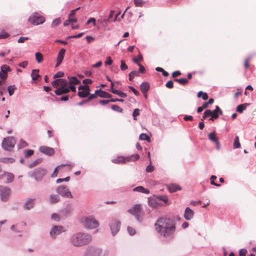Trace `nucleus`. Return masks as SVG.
Returning a JSON list of instances; mask_svg holds the SVG:
<instances>
[{
  "label": "nucleus",
  "mask_w": 256,
  "mask_h": 256,
  "mask_svg": "<svg viewBox=\"0 0 256 256\" xmlns=\"http://www.w3.org/2000/svg\"><path fill=\"white\" fill-rule=\"evenodd\" d=\"M154 226L156 232L165 238L172 236L176 231L174 220L166 218L158 219Z\"/></svg>",
  "instance_id": "nucleus-1"
},
{
  "label": "nucleus",
  "mask_w": 256,
  "mask_h": 256,
  "mask_svg": "<svg viewBox=\"0 0 256 256\" xmlns=\"http://www.w3.org/2000/svg\"><path fill=\"white\" fill-rule=\"evenodd\" d=\"M52 86L56 89L54 91L56 94L58 96L66 94L72 90L73 92H76V88L74 84H69L68 82L63 78H59L54 80L52 82Z\"/></svg>",
  "instance_id": "nucleus-2"
},
{
  "label": "nucleus",
  "mask_w": 256,
  "mask_h": 256,
  "mask_svg": "<svg viewBox=\"0 0 256 256\" xmlns=\"http://www.w3.org/2000/svg\"><path fill=\"white\" fill-rule=\"evenodd\" d=\"M92 240L91 236L88 234L78 233L72 236L71 242L74 246H81L89 244Z\"/></svg>",
  "instance_id": "nucleus-3"
},
{
  "label": "nucleus",
  "mask_w": 256,
  "mask_h": 256,
  "mask_svg": "<svg viewBox=\"0 0 256 256\" xmlns=\"http://www.w3.org/2000/svg\"><path fill=\"white\" fill-rule=\"evenodd\" d=\"M127 212L132 215H133L138 222L142 220L144 212L141 204H134Z\"/></svg>",
  "instance_id": "nucleus-4"
},
{
  "label": "nucleus",
  "mask_w": 256,
  "mask_h": 256,
  "mask_svg": "<svg viewBox=\"0 0 256 256\" xmlns=\"http://www.w3.org/2000/svg\"><path fill=\"white\" fill-rule=\"evenodd\" d=\"M82 222L83 225L88 228L93 229L98 226V222L92 217L84 218L82 220Z\"/></svg>",
  "instance_id": "nucleus-5"
},
{
  "label": "nucleus",
  "mask_w": 256,
  "mask_h": 256,
  "mask_svg": "<svg viewBox=\"0 0 256 256\" xmlns=\"http://www.w3.org/2000/svg\"><path fill=\"white\" fill-rule=\"evenodd\" d=\"M139 155L138 154H133L130 156L124 157L118 156L116 158L113 159L112 162L115 164H124L127 162H131L137 160L139 158Z\"/></svg>",
  "instance_id": "nucleus-6"
},
{
  "label": "nucleus",
  "mask_w": 256,
  "mask_h": 256,
  "mask_svg": "<svg viewBox=\"0 0 256 256\" xmlns=\"http://www.w3.org/2000/svg\"><path fill=\"white\" fill-rule=\"evenodd\" d=\"M16 140L12 137H8L4 139L2 147L6 150H11L14 146Z\"/></svg>",
  "instance_id": "nucleus-7"
},
{
  "label": "nucleus",
  "mask_w": 256,
  "mask_h": 256,
  "mask_svg": "<svg viewBox=\"0 0 256 256\" xmlns=\"http://www.w3.org/2000/svg\"><path fill=\"white\" fill-rule=\"evenodd\" d=\"M28 21L34 25H38L44 23L45 18L39 14L36 13L30 16Z\"/></svg>",
  "instance_id": "nucleus-8"
},
{
  "label": "nucleus",
  "mask_w": 256,
  "mask_h": 256,
  "mask_svg": "<svg viewBox=\"0 0 256 256\" xmlns=\"http://www.w3.org/2000/svg\"><path fill=\"white\" fill-rule=\"evenodd\" d=\"M57 192L62 196L72 198V196L68 188L64 186H60L56 189Z\"/></svg>",
  "instance_id": "nucleus-9"
},
{
  "label": "nucleus",
  "mask_w": 256,
  "mask_h": 256,
  "mask_svg": "<svg viewBox=\"0 0 256 256\" xmlns=\"http://www.w3.org/2000/svg\"><path fill=\"white\" fill-rule=\"evenodd\" d=\"M78 90L80 91L78 92V94L80 98H86L90 95V89L88 86H80L78 87Z\"/></svg>",
  "instance_id": "nucleus-10"
},
{
  "label": "nucleus",
  "mask_w": 256,
  "mask_h": 256,
  "mask_svg": "<svg viewBox=\"0 0 256 256\" xmlns=\"http://www.w3.org/2000/svg\"><path fill=\"white\" fill-rule=\"evenodd\" d=\"M46 174V171L42 168L36 169L33 173L32 176L36 180H40Z\"/></svg>",
  "instance_id": "nucleus-11"
},
{
  "label": "nucleus",
  "mask_w": 256,
  "mask_h": 256,
  "mask_svg": "<svg viewBox=\"0 0 256 256\" xmlns=\"http://www.w3.org/2000/svg\"><path fill=\"white\" fill-rule=\"evenodd\" d=\"M101 250L94 247H89L86 250L84 256H100Z\"/></svg>",
  "instance_id": "nucleus-12"
},
{
  "label": "nucleus",
  "mask_w": 256,
  "mask_h": 256,
  "mask_svg": "<svg viewBox=\"0 0 256 256\" xmlns=\"http://www.w3.org/2000/svg\"><path fill=\"white\" fill-rule=\"evenodd\" d=\"M10 192V190L8 188L2 186H0V195L2 200H6Z\"/></svg>",
  "instance_id": "nucleus-13"
},
{
  "label": "nucleus",
  "mask_w": 256,
  "mask_h": 256,
  "mask_svg": "<svg viewBox=\"0 0 256 256\" xmlns=\"http://www.w3.org/2000/svg\"><path fill=\"white\" fill-rule=\"evenodd\" d=\"M14 176L12 174L4 172L0 174V179H4V181L6 183L11 182L13 181Z\"/></svg>",
  "instance_id": "nucleus-14"
},
{
  "label": "nucleus",
  "mask_w": 256,
  "mask_h": 256,
  "mask_svg": "<svg viewBox=\"0 0 256 256\" xmlns=\"http://www.w3.org/2000/svg\"><path fill=\"white\" fill-rule=\"evenodd\" d=\"M110 226L112 234L114 235L120 230V223L117 220H112L110 223Z\"/></svg>",
  "instance_id": "nucleus-15"
},
{
  "label": "nucleus",
  "mask_w": 256,
  "mask_h": 256,
  "mask_svg": "<svg viewBox=\"0 0 256 256\" xmlns=\"http://www.w3.org/2000/svg\"><path fill=\"white\" fill-rule=\"evenodd\" d=\"M39 150L41 152L48 156H52L54 154L55 152L54 150V148L46 146H40Z\"/></svg>",
  "instance_id": "nucleus-16"
},
{
  "label": "nucleus",
  "mask_w": 256,
  "mask_h": 256,
  "mask_svg": "<svg viewBox=\"0 0 256 256\" xmlns=\"http://www.w3.org/2000/svg\"><path fill=\"white\" fill-rule=\"evenodd\" d=\"M66 53V50L64 48H62L58 52V57L56 58V67L58 66L62 63Z\"/></svg>",
  "instance_id": "nucleus-17"
},
{
  "label": "nucleus",
  "mask_w": 256,
  "mask_h": 256,
  "mask_svg": "<svg viewBox=\"0 0 256 256\" xmlns=\"http://www.w3.org/2000/svg\"><path fill=\"white\" fill-rule=\"evenodd\" d=\"M64 230L61 226H54L50 232V234L52 237H55L59 234L61 232H64Z\"/></svg>",
  "instance_id": "nucleus-18"
},
{
  "label": "nucleus",
  "mask_w": 256,
  "mask_h": 256,
  "mask_svg": "<svg viewBox=\"0 0 256 256\" xmlns=\"http://www.w3.org/2000/svg\"><path fill=\"white\" fill-rule=\"evenodd\" d=\"M208 138L212 142H215L218 149L220 148V144L217 138L215 132H212L208 134Z\"/></svg>",
  "instance_id": "nucleus-19"
},
{
  "label": "nucleus",
  "mask_w": 256,
  "mask_h": 256,
  "mask_svg": "<svg viewBox=\"0 0 256 256\" xmlns=\"http://www.w3.org/2000/svg\"><path fill=\"white\" fill-rule=\"evenodd\" d=\"M194 215V212L193 210H192L190 208L188 207L186 208L184 214V218L186 220H191L193 218Z\"/></svg>",
  "instance_id": "nucleus-20"
},
{
  "label": "nucleus",
  "mask_w": 256,
  "mask_h": 256,
  "mask_svg": "<svg viewBox=\"0 0 256 256\" xmlns=\"http://www.w3.org/2000/svg\"><path fill=\"white\" fill-rule=\"evenodd\" d=\"M168 188L170 192H174L177 190H181V187L175 184H170L168 186Z\"/></svg>",
  "instance_id": "nucleus-21"
},
{
  "label": "nucleus",
  "mask_w": 256,
  "mask_h": 256,
  "mask_svg": "<svg viewBox=\"0 0 256 256\" xmlns=\"http://www.w3.org/2000/svg\"><path fill=\"white\" fill-rule=\"evenodd\" d=\"M140 88L144 94H146L150 89V84L148 82H144L140 84Z\"/></svg>",
  "instance_id": "nucleus-22"
},
{
  "label": "nucleus",
  "mask_w": 256,
  "mask_h": 256,
  "mask_svg": "<svg viewBox=\"0 0 256 256\" xmlns=\"http://www.w3.org/2000/svg\"><path fill=\"white\" fill-rule=\"evenodd\" d=\"M96 93L98 94V96L101 98H110L112 97L111 94L104 91L102 90L101 89L96 90Z\"/></svg>",
  "instance_id": "nucleus-23"
},
{
  "label": "nucleus",
  "mask_w": 256,
  "mask_h": 256,
  "mask_svg": "<svg viewBox=\"0 0 256 256\" xmlns=\"http://www.w3.org/2000/svg\"><path fill=\"white\" fill-rule=\"evenodd\" d=\"M133 191L140 192L146 194H148L150 193V191L148 190L145 188L144 187L142 186H138L134 188L133 189Z\"/></svg>",
  "instance_id": "nucleus-24"
},
{
  "label": "nucleus",
  "mask_w": 256,
  "mask_h": 256,
  "mask_svg": "<svg viewBox=\"0 0 256 256\" xmlns=\"http://www.w3.org/2000/svg\"><path fill=\"white\" fill-rule=\"evenodd\" d=\"M68 78L69 80L68 82V84L76 85L79 84L80 82V80H79L75 76H68Z\"/></svg>",
  "instance_id": "nucleus-25"
},
{
  "label": "nucleus",
  "mask_w": 256,
  "mask_h": 256,
  "mask_svg": "<svg viewBox=\"0 0 256 256\" xmlns=\"http://www.w3.org/2000/svg\"><path fill=\"white\" fill-rule=\"evenodd\" d=\"M34 199H28L24 204V208L26 210H30L34 206Z\"/></svg>",
  "instance_id": "nucleus-26"
},
{
  "label": "nucleus",
  "mask_w": 256,
  "mask_h": 256,
  "mask_svg": "<svg viewBox=\"0 0 256 256\" xmlns=\"http://www.w3.org/2000/svg\"><path fill=\"white\" fill-rule=\"evenodd\" d=\"M38 72L39 70H32L31 76L33 80H37L38 78L40 77Z\"/></svg>",
  "instance_id": "nucleus-27"
},
{
  "label": "nucleus",
  "mask_w": 256,
  "mask_h": 256,
  "mask_svg": "<svg viewBox=\"0 0 256 256\" xmlns=\"http://www.w3.org/2000/svg\"><path fill=\"white\" fill-rule=\"evenodd\" d=\"M66 165H64V164H62V165H59L58 166H56L53 173L52 174V176H51L52 178H55L56 176H57L58 174V171L60 170V169L61 168L65 166Z\"/></svg>",
  "instance_id": "nucleus-28"
},
{
  "label": "nucleus",
  "mask_w": 256,
  "mask_h": 256,
  "mask_svg": "<svg viewBox=\"0 0 256 256\" xmlns=\"http://www.w3.org/2000/svg\"><path fill=\"white\" fill-rule=\"evenodd\" d=\"M60 200L58 196L52 194L50 196V202L51 204L56 203Z\"/></svg>",
  "instance_id": "nucleus-29"
},
{
  "label": "nucleus",
  "mask_w": 256,
  "mask_h": 256,
  "mask_svg": "<svg viewBox=\"0 0 256 256\" xmlns=\"http://www.w3.org/2000/svg\"><path fill=\"white\" fill-rule=\"evenodd\" d=\"M174 80L175 82H178L180 84H182V85H186V84L188 81V80H186V78H175Z\"/></svg>",
  "instance_id": "nucleus-30"
},
{
  "label": "nucleus",
  "mask_w": 256,
  "mask_h": 256,
  "mask_svg": "<svg viewBox=\"0 0 256 256\" xmlns=\"http://www.w3.org/2000/svg\"><path fill=\"white\" fill-rule=\"evenodd\" d=\"M233 146L234 148H238L240 147V144L239 142V138L238 136H236L234 140Z\"/></svg>",
  "instance_id": "nucleus-31"
},
{
  "label": "nucleus",
  "mask_w": 256,
  "mask_h": 256,
  "mask_svg": "<svg viewBox=\"0 0 256 256\" xmlns=\"http://www.w3.org/2000/svg\"><path fill=\"white\" fill-rule=\"evenodd\" d=\"M36 56V58L38 62L40 63L43 60V56L42 54L40 52H36L35 54Z\"/></svg>",
  "instance_id": "nucleus-32"
},
{
  "label": "nucleus",
  "mask_w": 256,
  "mask_h": 256,
  "mask_svg": "<svg viewBox=\"0 0 256 256\" xmlns=\"http://www.w3.org/2000/svg\"><path fill=\"white\" fill-rule=\"evenodd\" d=\"M197 96L198 98L202 97L204 100H206L208 98V94L206 92H203L202 91L199 92Z\"/></svg>",
  "instance_id": "nucleus-33"
},
{
  "label": "nucleus",
  "mask_w": 256,
  "mask_h": 256,
  "mask_svg": "<svg viewBox=\"0 0 256 256\" xmlns=\"http://www.w3.org/2000/svg\"><path fill=\"white\" fill-rule=\"evenodd\" d=\"M61 22V19L60 18H56L54 19L51 24L52 28H55L58 26Z\"/></svg>",
  "instance_id": "nucleus-34"
},
{
  "label": "nucleus",
  "mask_w": 256,
  "mask_h": 256,
  "mask_svg": "<svg viewBox=\"0 0 256 256\" xmlns=\"http://www.w3.org/2000/svg\"><path fill=\"white\" fill-rule=\"evenodd\" d=\"M139 138L140 140H146L148 142H150V138L146 134H140Z\"/></svg>",
  "instance_id": "nucleus-35"
},
{
  "label": "nucleus",
  "mask_w": 256,
  "mask_h": 256,
  "mask_svg": "<svg viewBox=\"0 0 256 256\" xmlns=\"http://www.w3.org/2000/svg\"><path fill=\"white\" fill-rule=\"evenodd\" d=\"M139 76L138 72L136 71H132L129 74V80H132L134 76Z\"/></svg>",
  "instance_id": "nucleus-36"
},
{
  "label": "nucleus",
  "mask_w": 256,
  "mask_h": 256,
  "mask_svg": "<svg viewBox=\"0 0 256 256\" xmlns=\"http://www.w3.org/2000/svg\"><path fill=\"white\" fill-rule=\"evenodd\" d=\"M112 93L116 94L120 96L121 98H124L126 97V94L124 93V92H122L120 90H112Z\"/></svg>",
  "instance_id": "nucleus-37"
},
{
  "label": "nucleus",
  "mask_w": 256,
  "mask_h": 256,
  "mask_svg": "<svg viewBox=\"0 0 256 256\" xmlns=\"http://www.w3.org/2000/svg\"><path fill=\"white\" fill-rule=\"evenodd\" d=\"M149 204L150 206L152 207H156L160 204L158 202V200L156 199L154 200V198L151 199L149 201Z\"/></svg>",
  "instance_id": "nucleus-38"
},
{
  "label": "nucleus",
  "mask_w": 256,
  "mask_h": 256,
  "mask_svg": "<svg viewBox=\"0 0 256 256\" xmlns=\"http://www.w3.org/2000/svg\"><path fill=\"white\" fill-rule=\"evenodd\" d=\"M16 88L14 86H10L8 88V90L9 94L10 96H12L14 93V91L16 90Z\"/></svg>",
  "instance_id": "nucleus-39"
},
{
  "label": "nucleus",
  "mask_w": 256,
  "mask_h": 256,
  "mask_svg": "<svg viewBox=\"0 0 256 256\" xmlns=\"http://www.w3.org/2000/svg\"><path fill=\"white\" fill-rule=\"evenodd\" d=\"M112 109L114 111L118 112H123V109L116 104L112 105Z\"/></svg>",
  "instance_id": "nucleus-40"
},
{
  "label": "nucleus",
  "mask_w": 256,
  "mask_h": 256,
  "mask_svg": "<svg viewBox=\"0 0 256 256\" xmlns=\"http://www.w3.org/2000/svg\"><path fill=\"white\" fill-rule=\"evenodd\" d=\"M156 70L158 72H162V74L164 76H168V73L167 72H166V70H164L162 68L157 67L156 68Z\"/></svg>",
  "instance_id": "nucleus-41"
},
{
  "label": "nucleus",
  "mask_w": 256,
  "mask_h": 256,
  "mask_svg": "<svg viewBox=\"0 0 256 256\" xmlns=\"http://www.w3.org/2000/svg\"><path fill=\"white\" fill-rule=\"evenodd\" d=\"M144 2L142 0H134V4L136 6L142 7Z\"/></svg>",
  "instance_id": "nucleus-42"
},
{
  "label": "nucleus",
  "mask_w": 256,
  "mask_h": 256,
  "mask_svg": "<svg viewBox=\"0 0 256 256\" xmlns=\"http://www.w3.org/2000/svg\"><path fill=\"white\" fill-rule=\"evenodd\" d=\"M210 114H212V110H206L204 114V116H202V120H204L206 119L207 117L210 116Z\"/></svg>",
  "instance_id": "nucleus-43"
},
{
  "label": "nucleus",
  "mask_w": 256,
  "mask_h": 256,
  "mask_svg": "<svg viewBox=\"0 0 256 256\" xmlns=\"http://www.w3.org/2000/svg\"><path fill=\"white\" fill-rule=\"evenodd\" d=\"M97 96H98V94H96V92L94 94H90L87 100H84V102H88L90 100L96 98Z\"/></svg>",
  "instance_id": "nucleus-44"
},
{
  "label": "nucleus",
  "mask_w": 256,
  "mask_h": 256,
  "mask_svg": "<svg viewBox=\"0 0 256 256\" xmlns=\"http://www.w3.org/2000/svg\"><path fill=\"white\" fill-rule=\"evenodd\" d=\"M246 108V106L245 104H240L238 106L236 110L238 112L242 113Z\"/></svg>",
  "instance_id": "nucleus-45"
},
{
  "label": "nucleus",
  "mask_w": 256,
  "mask_h": 256,
  "mask_svg": "<svg viewBox=\"0 0 256 256\" xmlns=\"http://www.w3.org/2000/svg\"><path fill=\"white\" fill-rule=\"evenodd\" d=\"M14 159L12 158H3L0 160V162L4 163H12L14 162Z\"/></svg>",
  "instance_id": "nucleus-46"
},
{
  "label": "nucleus",
  "mask_w": 256,
  "mask_h": 256,
  "mask_svg": "<svg viewBox=\"0 0 256 256\" xmlns=\"http://www.w3.org/2000/svg\"><path fill=\"white\" fill-rule=\"evenodd\" d=\"M132 115H133L134 119L136 120H137L136 117H137V116L140 115L139 109H138V108L134 109V110Z\"/></svg>",
  "instance_id": "nucleus-47"
},
{
  "label": "nucleus",
  "mask_w": 256,
  "mask_h": 256,
  "mask_svg": "<svg viewBox=\"0 0 256 256\" xmlns=\"http://www.w3.org/2000/svg\"><path fill=\"white\" fill-rule=\"evenodd\" d=\"M10 70V68L7 65H3L1 66V71L7 74V72Z\"/></svg>",
  "instance_id": "nucleus-48"
},
{
  "label": "nucleus",
  "mask_w": 256,
  "mask_h": 256,
  "mask_svg": "<svg viewBox=\"0 0 256 256\" xmlns=\"http://www.w3.org/2000/svg\"><path fill=\"white\" fill-rule=\"evenodd\" d=\"M158 199L163 201L165 204L168 202V198L166 196H160L158 197Z\"/></svg>",
  "instance_id": "nucleus-49"
},
{
  "label": "nucleus",
  "mask_w": 256,
  "mask_h": 256,
  "mask_svg": "<svg viewBox=\"0 0 256 256\" xmlns=\"http://www.w3.org/2000/svg\"><path fill=\"white\" fill-rule=\"evenodd\" d=\"M212 118H210V120H213L214 118L216 119L218 118V114L214 110L212 111V114H210Z\"/></svg>",
  "instance_id": "nucleus-50"
},
{
  "label": "nucleus",
  "mask_w": 256,
  "mask_h": 256,
  "mask_svg": "<svg viewBox=\"0 0 256 256\" xmlns=\"http://www.w3.org/2000/svg\"><path fill=\"white\" fill-rule=\"evenodd\" d=\"M26 146H28V144L26 142H25L23 140H20V144L18 145V148H24V147H26Z\"/></svg>",
  "instance_id": "nucleus-51"
},
{
  "label": "nucleus",
  "mask_w": 256,
  "mask_h": 256,
  "mask_svg": "<svg viewBox=\"0 0 256 256\" xmlns=\"http://www.w3.org/2000/svg\"><path fill=\"white\" fill-rule=\"evenodd\" d=\"M120 69L122 70H124L128 68L127 65L125 64L124 62L122 60L120 61Z\"/></svg>",
  "instance_id": "nucleus-52"
},
{
  "label": "nucleus",
  "mask_w": 256,
  "mask_h": 256,
  "mask_svg": "<svg viewBox=\"0 0 256 256\" xmlns=\"http://www.w3.org/2000/svg\"><path fill=\"white\" fill-rule=\"evenodd\" d=\"M10 36V34L5 32H0V39L6 38Z\"/></svg>",
  "instance_id": "nucleus-53"
},
{
  "label": "nucleus",
  "mask_w": 256,
  "mask_h": 256,
  "mask_svg": "<svg viewBox=\"0 0 256 256\" xmlns=\"http://www.w3.org/2000/svg\"><path fill=\"white\" fill-rule=\"evenodd\" d=\"M142 60V56L141 54H140L138 58H133V62L136 64L138 65V64H140L139 61H140Z\"/></svg>",
  "instance_id": "nucleus-54"
},
{
  "label": "nucleus",
  "mask_w": 256,
  "mask_h": 256,
  "mask_svg": "<svg viewBox=\"0 0 256 256\" xmlns=\"http://www.w3.org/2000/svg\"><path fill=\"white\" fill-rule=\"evenodd\" d=\"M138 66L140 67L139 70H138V74L139 73H142L144 74L146 72V68H145L140 64H138Z\"/></svg>",
  "instance_id": "nucleus-55"
},
{
  "label": "nucleus",
  "mask_w": 256,
  "mask_h": 256,
  "mask_svg": "<svg viewBox=\"0 0 256 256\" xmlns=\"http://www.w3.org/2000/svg\"><path fill=\"white\" fill-rule=\"evenodd\" d=\"M70 179V176H67V177H66V178H58L56 180V182L58 184H59V183H60V182H68V181H69Z\"/></svg>",
  "instance_id": "nucleus-56"
},
{
  "label": "nucleus",
  "mask_w": 256,
  "mask_h": 256,
  "mask_svg": "<svg viewBox=\"0 0 256 256\" xmlns=\"http://www.w3.org/2000/svg\"><path fill=\"white\" fill-rule=\"evenodd\" d=\"M64 76V73L62 72H58L54 76V78H61L62 77Z\"/></svg>",
  "instance_id": "nucleus-57"
},
{
  "label": "nucleus",
  "mask_w": 256,
  "mask_h": 256,
  "mask_svg": "<svg viewBox=\"0 0 256 256\" xmlns=\"http://www.w3.org/2000/svg\"><path fill=\"white\" fill-rule=\"evenodd\" d=\"M92 22L93 25L94 26H96V20L94 18H90L88 19V20L87 22H86V24H90V23Z\"/></svg>",
  "instance_id": "nucleus-58"
},
{
  "label": "nucleus",
  "mask_w": 256,
  "mask_h": 256,
  "mask_svg": "<svg viewBox=\"0 0 256 256\" xmlns=\"http://www.w3.org/2000/svg\"><path fill=\"white\" fill-rule=\"evenodd\" d=\"M151 162L150 164L147 166L146 168V171L148 172H152L154 170V167L151 164Z\"/></svg>",
  "instance_id": "nucleus-59"
},
{
  "label": "nucleus",
  "mask_w": 256,
  "mask_h": 256,
  "mask_svg": "<svg viewBox=\"0 0 256 256\" xmlns=\"http://www.w3.org/2000/svg\"><path fill=\"white\" fill-rule=\"evenodd\" d=\"M166 88H172L174 86V82L172 80H169L168 81L166 84Z\"/></svg>",
  "instance_id": "nucleus-60"
},
{
  "label": "nucleus",
  "mask_w": 256,
  "mask_h": 256,
  "mask_svg": "<svg viewBox=\"0 0 256 256\" xmlns=\"http://www.w3.org/2000/svg\"><path fill=\"white\" fill-rule=\"evenodd\" d=\"M128 230L130 235H134L136 234V230L130 226L128 227Z\"/></svg>",
  "instance_id": "nucleus-61"
},
{
  "label": "nucleus",
  "mask_w": 256,
  "mask_h": 256,
  "mask_svg": "<svg viewBox=\"0 0 256 256\" xmlns=\"http://www.w3.org/2000/svg\"><path fill=\"white\" fill-rule=\"evenodd\" d=\"M8 76V74L6 72H0V78L3 80H5Z\"/></svg>",
  "instance_id": "nucleus-62"
},
{
  "label": "nucleus",
  "mask_w": 256,
  "mask_h": 256,
  "mask_svg": "<svg viewBox=\"0 0 256 256\" xmlns=\"http://www.w3.org/2000/svg\"><path fill=\"white\" fill-rule=\"evenodd\" d=\"M34 154V150H27L25 151V156L28 157Z\"/></svg>",
  "instance_id": "nucleus-63"
},
{
  "label": "nucleus",
  "mask_w": 256,
  "mask_h": 256,
  "mask_svg": "<svg viewBox=\"0 0 256 256\" xmlns=\"http://www.w3.org/2000/svg\"><path fill=\"white\" fill-rule=\"evenodd\" d=\"M247 251L246 249H242L240 250V256H246Z\"/></svg>",
  "instance_id": "nucleus-64"
}]
</instances>
